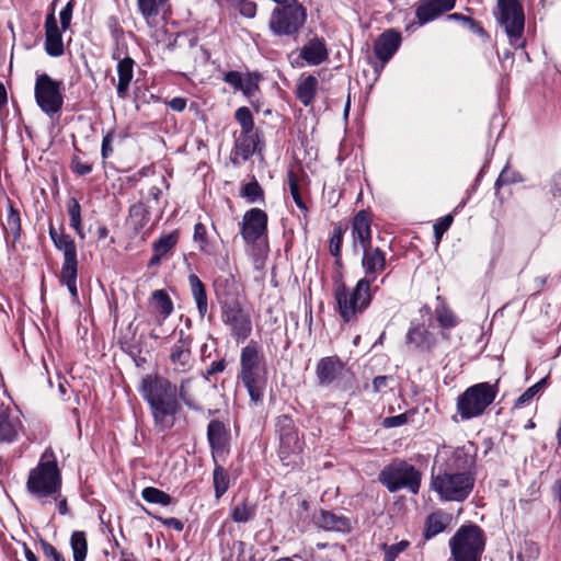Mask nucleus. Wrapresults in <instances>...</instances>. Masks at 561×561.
Listing matches in <instances>:
<instances>
[{
    "instance_id": "f257e3e1",
    "label": "nucleus",
    "mask_w": 561,
    "mask_h": 561,
    "mask_svg": "<svg viewBox=\"0 0 561 561\" xmlns=\"http://www.w3.org/2000/svg\"><path fill=\"white\" fill-rule=\"evenodd\" d=\"M139 392L150 408L154 426L160 431L172 428L181 411L176 385L158 374H148L141 379Z\"/></svg>"
},
{
    "instance_id": "f03ea898",
    "label": "nucleus",
    "mask_w": 561,
    "mask_h": 561,
    "mask_svg": "<svg viewBox=\"0 0 561 561\" xmlns=\"http://www.w3.org/2000/svg\"><path fill=\"white\" fill-rule=\"evenodd\" d=\"M62 478L53 451L46 450L35 468L27 477L26 490L42 506L53 504L59 496Z\"/></svg>"
},
{
    "instance_id": "7ed1b4c3",
    "label": "nucleus",
    "mask_w": 561,
    "mask_h": 561,
    "mask_svg": "<svg viewBox=\"0 0 561 561\" xmlns=\"http://www.w3.org/2000/svg\"><path fill=\"white\" fill-rule=\"evenodd\" d=\"M378 288H371L366 280H359L354 288H348L344 283L334 287V299L337 312L346 323L355 322L370 305L373 296Z\"/></svg>"
},
{
    "instance_id": "20e7f679",
    "label": "nucleus",
    "mask_w": 561,
    "mask_h": 561,
    "mask_svg": "<svg viewBox=\"0 0 561 561\" xmlns=\"http://www.w3.org/2000/svg\"><path fill=\"white\" fill-rule=\"evenodd\" d=\"M486 537L476 524L461 525L450 537L448 547L451 561H481Z\"/></svg>"
},
{
    "instance_id": "39448f33",
    "label": "nucleus",
    "mask_w": 561,
    "mask_h": 561,
    "mask_svg": "<svg viewBox=\"0 0 561 561\" xmlns=\"http://www.w3.org/2000/svg\"><path fill=\"white\" fill-rule=\"evenodd\" d=\"M474 472L444 469L432 476L431 488L442 501L463 502L474 486Z\"/></svg>"
},
{
    "instance_id": "423d86ee",
    "label": "nucleus",
    "mask_w": 561,
    "mask_h": 561,
    "mask_svg": "<svg viewBox=\"0 0 561 561\" xmlns=\"http://www.w3.org/2000/svg\"><path fill=\"white\" fill-rule=\"evenodd\" d=\"M378 480L391 493L405 489L412 494H417L422 473L413 465L397 458L383 467L379 472Z\"/></svg>"
},
{
    "instance_id": "0eeeda50",
    "label": "nucleus",
    "mask_w": 561,
    "mask_h": 561,
    "mask_svg": "<svg viewBox=\"0 0 561 561\" xmlns=\"http://www.w3.org/2000/svg\"><path fill=\"white\" fill-rule=\"evenodd\" d=\"M261 362L262 358L259 347L254 341H251L241 350L240 378L248 390L251 401L255 404L262 401L264 391V380L262 377L263 368Z\"/></svg>"
},
{
    "instance_id": "6e6552de",
    "label": "nucleus",
    "mask_w": 561,
    "mask_h": 561,
    "mask_svg": "<svg viewBox=\"0 0 561 561\" xmlns=\"http://www.w3.org/2000/svg\"><path fill=\"white\" fill-rule=\"evenodd\" d=\"M497 382H479L465 390L457 399V411L461 420H471L484 413L495 400Z\"/></svg>"
},
{
    "instance_id": "1a4fd4ad",
    "label": "nucleus",
    "mask_w": 561,
    "mask_h": 561,
    "mask_svg": "<svg viewBox=\"0 0 561 561\" xmlns=\"http://www.w3.org/2000/svg\"><path fill=\"white\" fill-rule=\"evenodd\" d=\"M497 23L504 28L508 42L515 48H523L525 27V14L522 4L517 0H497L494 12Z\"/></svg>"
},
{
    "instance_id": "9d476101",
    "label": "nucleus",
    "mask_w": 561,
    "mask_h": 561,
    "mask_svg": "<svg viewBox=\"0 0 561 561\" xmlns=\"http://www.w3.org/2000/svg\"><path fill=\"white\" fill-rule=\"evenodd\" d=\"M49 236L54 245L64 254L60 282L67 286L72 298L77 299L78 259L76 243L69 234L58 232L53 226L49 227Z\"/></svg>"
},
{
    "instance_id": "9b49d317",
    "label": "nucleus",
    "mask_w": 561,
    "mask_h": 561,
    "mask_svg": "<svg viewBox=\"0 0 561 561\" xmlns=\"http://www.w3.org/2000/svg\"><path fill=\"white\" fill-rule=\"evenodd\" d=\"M64 83L53 79L47 73L36 76L34 96L37 106L47 116L53 117L60 113L64 105Z\"/></svg>"
},
{
    "instance_id": "f8f14e48",
    "label": "nucleus",
    "mask_w": 561,
    "mask_h": 561,
    "mask_svg": "<svg viewBox=\"0 0 561 561\" xmlns=\"http://www.w3.org/2000/svg\"><path fill=\"white\" fill-rule=\"evenodd\" d=\"M221 321L237 343L244 342L252 332L250 311L239 300L221 302Z\"/></svg>"
},
{
    "instance_id": "ddd939ff",
    "label": "nucleus",
    "mask_w": 561,
    "mask_h": 561,
    "mask_svg": "<svg viewBox=\"0 0 561 561\" xmlns=\"http://www.w3.org/2000/svg\"><path fill=\"white\" fill-rule=\"evenodd\" d=\"M274 9L270 19V28L276 35H293L306 21V11L297 2H285Z\"/></svg>"
},
{
    "instance_id": "4468645a",
    "label": "nucleus",
    "mask_w": 561,
    "mask_h": 561,
    "mask_svg": "<svg viewBox=\"0 0 561 561\" xmlns=\"http://www.w3.org/2000/svg\"><path fill=\"white\" fill-rule=\"evenodd\" d=\"M267 231V215L260 208L245 211L241 222V236L247 243H255Z\"/></svg>"
},
{
    "instance_id": "2eb2a0df",
    "label": "nucleus",
    "mask_w": 561,
    "mask_h": 561,
    "mask_svg": "<svg viewBox=\"0 0 561 561\" xmlns=\"http://www.w3.org/2000/svg\"><path fill=\"white\" fill-rule=\"evenodd\" d=\"M362 250V267L364 270V277L359 280H366L367 284L371 286L377 277L386 270V254L379 248H373L371 245Z\"/></svg>"
},
{
    "instance_id": "dca6fc26",
    "label": "nucleus",
    "mask_w": 561,
    "mask_h": 561,
    "mask_svg": "<svg viewBox=\"0 0 561 561\" xmlns=\"http://www.w3.org/2000/svg\"><path fill=\"white\" fill-rule=\"evenodd\" d=\"M402 42L401 33L389 28L381 33L375 42L374 51L383 67L399 49Z\"/></svg>"
},
{
    "instance_id": "f3484780",
    "label": "nucleus",
    "mask_w": 561,
    "mask_h": 561,
    "mask_svg": "<svg viewBox=\"0 0 561 561\" xmlns=\"http://www.w3.org/2000/svg\"><path fill=\"white\" fill-rule=\"evenodd\" d=\"M207 439L211 448L214 462L224 458L227 454L229 434L225 424L218 420H213L207 426Z\"/></svg>"
},
{
    "instance_id": "a211bd4d",
    "label": "nucleus",
    "mask_w": 561,
    "mask_h": 561,
    "mask_svg": "<svg viewBox=\"0 0 561 561\" xmlns=\"http://www.w3.org/2000/svg\"><path fill=\"white\" fill-rule=\"evenodd\" d=\"M476 466V450L471 443L457 447L450 451L446 461L445 469L451 471H470L473 472Z\"/></svg>"
},
{
    "instance_id": "6ab92c4d",
    "label": "nucleus",
    "mask_w": 561,
    "mask_h": 561,
    "mask_svg": "<svg viewBox=\"0 0 561 561\" xmlns=\"http://www.w3.org/2000/svg\"><path fill=\"white\" fill-rule=\"evenodd\" d=\"M170 362L173 366L174 373L176 374L185 373L192 367L191 343L184 337L183 330L180 331V339L178 343H175L171 348Z\"/></svg>"
},
{
    "instance_id": "aec40b11",
    "label": "nucleus",
    "mask_w": 561,
    "mask_h": 561,
    "mask_svg": "<svg viewBox=\"0 0 561 561\" xmlns=\"http://www.w3.org/2000/svg\"><path fill=\"white\" fill-rule=\"evenodd\" d=\"M455 3L456 0H421L415 15L419 23L423 25L454 9Z\"/></svg>"
},
{
    "instance_id": "412c9836",
    "label": "nucleus",
    "mask_w": 561,
    "mask_h": 561,
    "mask_svg": "<svg viewBox=\"0 0 561 561\" xmlns=\"http://www.w3.org/2000/svg\"><path fill=\"white\" fill-rule=\"evenodd\" d=\"M45 50L51 57H59L65 51L61 31L54 13H49L45 21Z\"/></svg>"
},
{
    "instance_id": "4be33fe9",
    "label": "nucleus",
    "mask_w": 561,
    "mask_h": 561,
    "mask_svg": "<svg viewBox=\"0 0 561 561\" xmlns=\"http://www.w3.org/2000/svg\"><path fill=\"white\" fill-rule=\"evenodd\" d=\"M313 520L319 528L327 531L348 533L352 529V523L347 517L325 510L316 513Z\"/></svg>"
},
{
    "instance_id": "5701e85b",
    "label": "nucleus",
    "mask_w": 561,
    "mask_h": 561,
    "mask_svg": "<svg viewBox=\"0 0 561 561\" xmlns=\"http://www.w3.org/2000/svg\"><path fill=\"white\" fill-rule=\"evenodd\" d=\"M353 248L357 250L371 245L370 219L365 210L357 213L352 222Z\"/></svg>"
},
{
    "instance_id": "b1692460",
    "label": "nucleus",
    "mask_w": 561,
    "mask_h": 561,
    "mask_svg": "<svg viewBox=\"0 0 561 561\" xmlns=\"http://www.w3.org/2000/svg\"><path fill=\"white\" fill-rule=\"evenodd\" d=\"M149 310L154 316L157 324L162 325L174 310L170 295L164 289L153 290L149 298Z\"/></svg>"
},
{
    "instance_id": "393cba45",
    "label": "nucleus",
    "mask_w": 561,
    "mask_h": 561,
    "mask_svg": "<svg viewBox=\"0 0 561 561\" xmlns=\"http://www.w3.org/2000/svg\"><path fill=\"white\" fill-rule=\"evenodd\" d=\"M299 56L309 66H318L329 57L327 44L323 38L313 37L309 39L301 48Z\"/></svg>"
},
{
    "instance_id": "a878e982",
    "label": "nucleus",
    "mask_w": 561,
    "mask_h": 561,
    "mask_svg": "<svg viewBox=\"0 0 561 561\" xmlns=\"http://www.w3.org/2000/svg\"><path fill=\"white\" fill-rule=\"evenodd\" d=\"M343 364L337 357H324L317 364V377L321 386L331 385L343 371Z\"/></svg>"
},
{
    "instance_id": "bb28decb",
    "label": "nucleus",
    "mask_w": 561,
    "mask_h": 561,
    "mask_svg": "<svg viewBox=\"0 0 561 561\" xmlns=\"http://www.w3.org/2000/svg\"><path fill=\"white\" fill-rule=\"evenodd\" d=\"M407 341L422 352L432 351L436 344L435 335L432 332L424 325L414 323L411 324L408 331Z\"/></svg>"
},
{
    "instance_id": "cd10ccee",
    "label": "nucleus",
    "mask_w": 561,
    "mask_h": 561,
    "mask_svg": "<svg viewBox=\"0 0 561 561\" xmlns=\"http://www.w3.org/2000/svg\"><path fill=\"white\" fill-rule=\"evenodd\" d=\"M217 297L222 301L238 300L240 284L233 275H224L216 278L214 283Z\"/></svg>"
},
{
    "instance_id": "c85d7f7f",
    "label": "nucleus",
    "mask_w": 561,
    "mask_h": 561,
    "mask_svg": "<svg viewBox=\"0 0 561 561\" xmlns=\"http://www.w3.org/2000/svg\"><path fill=\"white\" fill-rule=\"evenodd\" d=\"M179 241V232L172 231L168 234L161 236L156 242L152 244L153 255L150 259L148 266L152 267L162 261L167 256L169 252H171Z\"/></svg>"
},
{
    "instance_id": "c756f323",
    "label": "nucleus",
    "mask_w": 561,
    "mask_h": 561,
    "mask_svg": "<svg viewBox=\"0 0 561 561\" xmlns=\"http://www.w3.org/2000/svg\"><path fill=\"white\" fill-rule=\"evenodd\" d=\"M20 428V420L10 415L8 407L0 404V442L15 440Z\"/></svg>"
},
{
    "instance_id": "7c9ffc66",
    "label": "nucleus",
    "mask_w": 561,
    "mask_h": 561,
    "mask_svg": "<svg viewBox=\"0 0 561 561\" xmlns=\"http://www.w3.org/2000/svg\"><path fill=\"white\" fill-rule=\"evenodd\" d=\"M134 60L130 57H125L119 60L117 65L118 82L116 85L117 95L119 99L125 100L128 98L129 84L134 77Z\"/></svg>"
},
{
    "instance_id": "2f4dec72",
    "label": "nucleus",
    "mask_w": 561,
    "mask_h": 561,
    "mask_svg": "<svg viewBox=\"0 0 561 561\" xmlns=\"http://www.w3.org/2000/svg\"><path fill=\"white\" fill-rule=\"evenodd\" d=\"M451 522V515L443 511L431 513L425 520L424 537L432 539L438 534L445 531Z\"/></svg>"
},
{
    "instance_id": "473e14b6",
    "label": "nucleus",
    "mask_w": 561,
    "mask_h": 561,
    "mask_svg": "<svg viewBox=\"0 0 561 561\" xmlns=\"http://www.w3.org/2000/svg\"><path fill=\"white\" fill-rule=\"evenodd\" d=\"M188 284L198 314L201 318H204L208 312V298L205 285L196 274L188 275Z\"/></svg>"
},
{
    "instance_id": "72a5a7b5",
    "label": "nucleus",
    "mask_w": 561,
    "mask_h": 561,
    "mask_svg": "<svg viewBox=\"0 0 561 561\" xmlns=\"http://www.w3.org/2000/svg\"><path fill=\"white\" fill-rule=\"evenodd\" d=\"M318 85L319 81L314 76L309 75L299 79L296 95L305 106L312 105L318 91Z\"/></svg>"
},
{
    "instance_id": "f704fd0d",
    "label": "nucleus",
    "mask_w": 561,
    "mask_h": 561,
    "mask_svg": "<svg viewBox=\"0 0 561 561\" xmlns=\"http://www.w3.org/2000/svg\"><path fill=\"white\" fill-rule=\"evenodd\" d=\"M302 451V443L299 439L298 433L284 435L279 437L278 455L282 461L286 465L290 463V457L298 455Z\"/></svg>"
},
{
    "instance_id": "c9c22d12",
    "label": "nucleus",
    "mask_w": 561,
    "mask_h": 561,
    "mask_svg": "<svg viewBox=\"0 0 561 561\" xmlns=\"http://www.w3.org/2000/svg\"><path fill=\"white\" fill-rule=\"evenodd\" d=\"M194 378H184L180 381L178 388V399L182 401L190 410L201 411L202 407L198 403L195 390Z\"/></svg>"
},
{
    "instance_id": "e433bc0d",
    "label": "nucleus",
    "mask_w": 561,
    "mask_h": 561,
    "mask_svg": "<svg viewBox=\"0 0 561 561\" xmlns=\"http://www.w3.org/2000/svg\"><path fill=\"white\" fill-rule=\"evenodd\" d=\"M70 547L73 561H85L88 554V540L84 531L75 530L70 536Z\"/></svg>"
},
{
    "instance_id": "4c0bfd02",
    "label": "nucleus",
    "mask_w": 561,
    "mask_h": 561,
    "mask_svg": "<svg viewBox=\"0 0 561 561\" xmlns=\"http://www.w3.org/2000/svg\"><path fill=\"white\" fill-rule=\"evenodd\" d=\"M213 482L215 496L217 499L221 497L229 489L230 479L227 470L218 463V460L215 462V468L213 472Z\"/></svg>"
},
{
    "instance_id": "58836bf2",
    "label": "nucleus",
    "mask_w": 561,
    "mask_h": 561,
    "mask_svg": "<svg viewBox=\"0 0 561 561\" xmlns=\"http://www.w3.org/2000/svg\"><path fill=\"white\" fill-rule=\"evenodd\" d=\"M193 240L197 243L201 252L205 254H214L216 251V244L210 241L207 237V229L202 222H197L194 226Z\"/></svg>"
},
{
    "instance_id": "ea45409f",
    "label": "nucleus",
    "mask_w": 561,
    "mask_h": 561,
    "mask_svg": "<svg viewBox=\"0 0 561 561\" xmlns=\"http://www.w3.org/2000/svg\"><path fill=\"white\" fill-rule=\"evenodd\" d=\"M439 304L435 308V317L439 325L444 329H451L458 324L457 317L454 312L447 307V305L437 297Z\"/></svg>"
},
{
    "instance_id": "a19ab883",
    "label": "nucleus",
    "mask_w": 561,
    "mask_h": 561,
    "mask_svg": "<svg viewBox=\"0 0 561 561\" xmlns=\"http://www.w3.org/2000/svg\"><path fill=\"white\" fill-rule=\"evenodd\" d=\"M142 499L152 504L168 506L172 503V497L162 490L153 486H147L141 491Z\"/></svg>"
},
{
    "instance_id": "79ce46f5",
    "label": "nucleus",
    "mask_w": 561,
    "mask_h": 561,
    "mask_svg": "<svg viewBox=\"0 0 561 561\" xmlns=\"http://www.w3.org/2000/svg\"><path fill=\"white\" fill-rule=\"evenodd\" d=\"M129 218L136 230L142 229L149 221V211L145 204L136 203L129 208Z\"/></svg>"
},
{
    "instance_id": "37998d69",
    "label": "nucleus",
    "mask_w": 561,
    "mask_h": 561,
    "mask_svg": "<svg viewBox=\"0 0 561 561\" xmlns=\"http://www.w3.org/2000/svg\"><path fill=\"white\" fill-rule=\"evenodd\" d=\"M548 385V377L540 379L538 382L526 389L515 401L514 408L518 409L528 404L539 392Z\"/></svg>"
},
{
    "instance_id": "c03bdc74",
    "label": "nucleus",
    "mask_w": 561,
    "mask_h": 561,
    "mask_svg": "<svg viewBox=\"0 0 561 561\" xmlns=\"http://www.w3.org/2000/svg\"><path fill=\"white\" fill-rule=\"evenodd\" d=\"M68 215L70 219V226L75 229L78 236L83 239L84 233L81 225V206L76 198H71L68 202Z\"/></svg>"
},
{
    "instance_id": "a18cd8bd",
    "label": "nucleus",
    "mask_w": 561,
    "mask_h": 561,
    "mask_svg": "<svg viewBox=\"0 0 561 561\" xmlns=\"http://www.w3.org/2000/svg\"><path fill=\"white\" fill-rule=\"evenodd\" d=\"M254 515L255 506L247 501L237 504L231 512V518L236 523H247L251 520Z\"/></svg>"
},
{
    "instance_id": "49530a36",
    "label": "nucleus",
    "mask_w": 561,
    "mask_h": 561,
    "mask_svg": "<svg viewBox=\"0 0 561 561\" xmlns=\"http://www.w3.org/2000/svg\"><path fill=\"white\" fill-rule=\"evenodd\" d=\"M236 121L241 126V134L249 135L254 128L251 111L247 106L239 107L234 114Z\"/></svg>"
},
{
    "instance_id": "de8ad7c7",
    "label": "nucleus",
    "mask_w": 561,
    "mask_h": 561,
    "mask_svg": "<svg viewBox=\"0 0 561 561\" xmlns=\"http://www.w3.org/2000/svg\"><path fill=\"white\" fill-rule=\"evenodd\" d=\"M164 0H137L138 9L146 20L158 15Z\"/></svg>"
},
{
    "instance_id": "09e8293b",
    "label": "nucleus",
    "mask_w": 561,
    "mask_h": 561,
    "mask_svg": "<svg viewBox=\"0 0 561 561\" xmlns=\"http://www.w3.org/2000/svg\"><path fill=\"white\" fill-rule=\"evenodd\" d=\"M236 150L242 159L247 160L255 150L253 139L249 135L241 134L236 141Z\"/></svg>"
},
{
    "instance_id": "8fccbe9b",
    "label": "nucleus",
    "mask_w": 561,
    "mask_h": 561,
    "mask_svg": "<svg viewBox=\"0 0 561 561\" xmlns=\"http://www.w3.org/2000/svg\"><path fill=\"white\" fill-rule=\"evenodd\" d=\"M344 229L342 227H335L330 239L329 250L330 253L336 259L339 263L341 260V249L343 242Z\"/></svg>"
},
{
    "instance_id": "3c124183",
    "label": "nucleus",
    "mask_w": 561,
    "mask_h": 561,
    "mask_svg": "<svg viewBox=\"0 0 561 561\" xmlns=\"http://www.w3.org/2000/svg\"><path fill=\"white\" fill-rule=\"evenodd\" d=\"M287 181H288L289 191H290V194H291V197H293L295 204L302 211H307V206L304 203L302 197L299 192V185H298L297 178L293 171L288 172Z\"/></svg>"
},
{
    "instance_id": "603ef678",
    "label": "nucleus",
    "mask_w": 561,
    "mask_h": 561,
    "mask_svg": "<svg viewBox=\"0 0 561 561\" xmlns=\"http://www.w3.org/2000/svg\"><path fill=\"white\" fill-rule=\"evenodd\" d=\"M5 229L10 231L14 237H18L20 234V215L19 211L15 210L11 204H9Z\"/></svg>"
},
{
    "instance_id": "864d4df0",
    "label": "nucleus",
    "mask_w": 561,
    "mask_h": 561,
    "mask_svg": "<svg viewBox=\"0 0 561 561\" xmlns=\"http://www.w3.org/2000/svg\"><path fill=\"white\" fill-rule=\"evenodd\" d=\"M410 546V542L408 540H401L394 545H383L382 549L385 552L383 561H396L397 557L403 552L408 547Z\"/></svg>"
},
{
    "instance_id": "5fc2aeb1",
    "label": "nucleus",
    "mask_w": 561,
    "mask_h": 561,
    "mask_svg": "<svg viewBox=\"0 0 561 561\" xmlns=\"http://www.w3.org/2000/svg\"><path fill=\"white\" fill-rule=\"evenodd\" d=\"M241 195L247 198L248 202L254 203L262 198L263 191L256 181H252L242 187Z\"/></svg>"
},
{
    "instance_id": "6e6d98bb",
    "label": "nucleus",
    "mask_w": 561,
    "mask_h": 561,
    "mask_svg": "<svg viewBox=\"0 0 561 561\" xmlns=\"http://www.w3.org/2000/svg\"><path fill=\"white\" fill-rule=\"evenodd\" d=\"M276 431L279 437L297 433L294 421L288 415H279L276 419Z\"/></svg>"
},
{
    "instance_id": "4d7b16f0",
    "label": "nucleus",
    "mask_w": 561,
    "mask_h": 561,
    "mask_svg": "<svg viewBox=\"0 0 561 561\" xmlns=\"http://www.w3.org/2000/svg\"><path fill=\"white\" fill-rule=\"evenodd\" d=\"M454 220L453 215H446L439 218L433 226L436 244L442 240L443 234L449 229Z\"/></svg>"
},
{
    "instance_id": "13d9d810",
    "label": "nucleus",
    "mask_w": 561,
    "mask_h": 561,
    "mask_svg": "<svg viewBox=\"0 0 561 561\" xmlns=\"http://www.w3.org/2000/svg\"><path fill=\"white\" fill-rule=\"evenodd\" d=\"M41 548L43 554L49 561H66L65 557L51 543L42 540Z\"/></svg>"
},
{
    "instance_id": "bf43d9fd",
    "label": "nucleus",
    "mask_w": 561,
    "mask_h": 561,
    "mask_svg": "<svg viewBox=\"0 0 561 561\" xmlns=\"http://www.w3.org/2000/svg\"><path fill=\"white\" fill-rule=\"evenodd\" d=\"M224 81L237 90L243 88V76L238 71H228L224 77Z\"/></svg>"
},
{
    "instance_id": "052dcab7",
    "label": "nucleus",
    "mask_w": 561,
    "mask_h": 561,
    "mask_svg": "<svg viewBox=\"0 0 561 561\" xmlns=\"http://www.w3.org/2000/svg\"><path fill=\"white\" fill-rule=\"evenodd\" d=\"M71 169L79 175H85L92 172V164L82 162L79 158H73Z\"/></svg>"
},
{
    "instance_id": "680f3d73",
    "label": "nucleus",
    "mask_w": 561,
    "mask_h": 561,
    "mask_svg": "<svg viewBox=\"0 0 561 561\" xmlns=\"http://www.w3.org/2000/svg\"><path fill=\"white\" fill-rule=\"evenodd\" d=\"M113 138H114L113 131L107 133L103 137L101 154L104 160L107 159L113 153V148H112Z\"/></svg>"
},
{
    "instance_id": "e2e57ef3",
    "label": "nucleus",
    "mask_w": 561,
    "mask_h": 561,
    "mask_svg": "<svg viewBox=\"0 0 561 561\" xmlns=\"http://www.w3.org/2000/svg\"><path fill=\"white\" fill-rule=\"evenodd\" d=\"M72 18V4L68 2L66 7L60 11L59 19L62 30H67L70 25Z\"/></svg>"
},
{
    "instance_id": "0e129e2a",
    "label": "nucleus",
    "mask_w": 561,
    "mask_h": 561,
    "mask_svg": "<svg viewBox=\"0 0 561 561\" xmlns=\"http://www.w3.org/2000/svg\"><path fill=\"white\" fill-rule=\"evenodd\" d=\"M405 421H407V415L399 414L396 416L386 417L383 421V425L386 427H396V426H400V425L404 424Z\"/></svg>"
},
{
    "instance_id": "69168bd1",
    "label": "nucleus",
    "mask_w": 561,
    "mask_h": 561,
    "mask_svg": "<svg viewBox=\"0 0 561 561\" xmlns=\"http://www.w3.org/2000/svg\"><path fill=\"white\" fill-rule=\"evenodd\" d=\"M390 379L391 378L388 376H378V377L374 378V380H373L374 391L375 392L382 391L385 388L388 387Z\"/></svg>"
},
{
    "instance_id": "338daca9",
    "label": "nucleus",
    "mask_w": 561,
    "mask_h": 561,
    "mask_svg": "<svg viewBox=\"0 0 561 561\" xmlns=\"http://www.w3.org/2000/svg\"><path fill=\"white\" fill-rule=\"evenodd\" d=\"M159 520L164 525V526H168V527H171L173 529H175L176 531H182L183 530V523L175 518V517H168V518H162L160 517Z\"/></svg>"
},
{
    "instance_id": "774afa93",
    "label": "nucleus",
    "mask_w": 561,
    "mask_h": 561,
    "mask_svg": "<svg viewBox=\"0 0 561 561\" xmlns=\"http://www.w3.org/2000/svg\"><path fill=\"white\" fill-rule=\"evenodd\" d=\"M168 105L175 112H182L186 107V99L176 96L169 101Z\"/></svg>"
}]
</instances>
